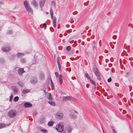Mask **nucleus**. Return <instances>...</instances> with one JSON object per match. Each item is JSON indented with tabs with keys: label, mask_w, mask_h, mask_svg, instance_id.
<instances>
[{
	"label": "nucleus",
	"mask_w": 133,
	"mask_h": 133,
	"mask_svg": "<svg viewBox=\"0 0 133 133\" xmlns=\"http://www.w3.org/2000/svg\"><path fill=\"white\" fill-rule=\"evenodd\" d=\"M69 97V99H71L73 101H74L75 99H74L73 97L72 96H68Z\"/></svg>",
	"instance_id": "obj_32"
},
{
	"label": "nucleus",
	"mask_w": 133,
	"mask_h": 133,
	"mask_svg": "<svg viewBox=\"0 0 133 133\" xmlns=\"http://www.w3.org/2000/svg\"><path fill=\"white\" fill-rule=\"evenodd\" d=\"M72 129L70 126L67 127L66 128V131L69 133L71 132L72 130Z\"/></svg>",
	"instance_id": "obj_15"
},
{
	"label": "nucleus",
	"mask_w": 133,
	"mask_h": 133,
	"mask_svg": "<svg viewBox=\"0 0 133 133\" xmlns=\"http://www.w3.org/2000/svg\"><path fill=\"white\" fill-rule=\"evenodd\" d=\"M1 2H0V4L1 3Z\"/></svg>",
	"instance_id": "obj_51"
},
{
	"label": "nucleus",
	"mask_w": 133,
	"mask_h": 133,
	"mask_svg": "<svg viewBox=\"0 0 133 133\" xmlns=\"http://www.w3.org/2000/svg\"><path fill=\"white\" fill-rule=\"evenodd\" d=\"M51 84H53V82H52V81L51 79Z\"/></svg>",
	"instance_id": "obj_46"
},
{
	"label": "nucleus",
	"mask_w": 133,
	"mask_h": 133,
	"mask_svg": "<svg viewBox=\"0 0 133 133\" xmlns=\"http://www.w3.org/2000/svg\"><path fill=\"white\" fill-rule=\"evenodd\" d=\"M18 84L21 87H23V82L22 81H19L18 83Z\"/></svg>",
	"instance_id": "obj_24"
},
{
	"label": "nucleus",
	"mask_w": 133,
	"mask_h": 133,
	"mask_svg": "<svg viewBox=\"0 0 133 133\" xmlns=\"http://www.w3.org/2000/svg\"><path fill=\"white\" fill-rule=\"evenodd\" d=\"M51 88L52 90H53L54 89V87L53 84H51Z\"/></svg>",
	"instance_id": "obj_42"
},
{
	"label": "nucleus",
	"mask_w": 133,
	"mask_h": 133,
	"mask_svg": "<svg viewBox=\"0 0 133 133\" xmlns=\"http://www.w3.org/2000/svg\"><path fill=\"white\" fill-rule=\"evenodd\" d=\"M93 71L94 72L96 76L97 77L98 79H101V77L100 76V74L98 72V71L97 69L94 67L93 68Z\"/></svg>",
	"instance_id": "obj_5"
},
{
	"label": "nucleus",
	"mask_w": 133,
	"mask_h": 133,
	"mask_svg": "<svg viewBox=\"0 0 133 133\" xmlns=\"http://www.w3.org/2000/svg\"><path fill=\"white\" fill-rule=\"evenodd\" d=\"M55 55H54V57H55Z\"/></svg>",
	"instance_id": "obj_52"
},
{
	"label": "nucleus",
	"mask_w": 133,
	"mask_h": 133,
	"mask_svg": "<svg viewBox=\"0 0 133 133\" xmlns=\"http://www.w3.org/2000/svg\"><path fill=\"white\" fill-rule=\"evenodd\" d=\"M54 26V27H56V23H53Z\"/></svg>",
	"instance_id": "obj_44"
},
{
	"label": "nucleus",
	"mask_w": 133,
	"mask_h": 133,
	"mask_svg": "<svg viewBox=\"0 0 133 133\" xmlns=\"http://www.w3.org/2000/svg\"><path fill=\"white\" fill-rule=\"evenodd\" d=\"M18 96H16L14 98V100L15 102H17L18 100Z\"/></svg>",
	"instance_id": "obj_27"
},
{
	"label": "nucleus",
	"mask_w": 133,
	"mask_h": 133,
	"mask_svg": "<svg viewBox=\"0 0 133 133\" xmlns=\"http://www.w3.org/2000/svg\"><path fill=\"white\" fill-rule=\"evenodd\" d=\"M58 65L59 69V70L60 71L61 70V65L60 64H58Z\"/></svg>",
	"instance_id": "obj_39"
},
{
	"label": "nucleus",
	"mask_w": 133,
	"mask_h": 133,
	"mask_svg": "<svg viewBox=\"0 0 133 133\" xmlns=\"http://www.w3.org/2000/svg\"><path fill=\"white\" fill-rule=\"evenodd\" d=\"M54 122L53 121H50L48 123V124L49 126H52Z\"/></svg>",
	"instance_id": "obj_26"
},
{
	"label": "nucleus",
	"mask_w": 133,
	"mask_h": 133,
	"mask_svg": "<svg viewBox=\"0 0 133 133\" xmlns=\"http://www.w3.org/2000/svg\"><path fill=\"white\" fill-rule=\"evenodd\" d=\"M24 105V107L26 108L30 107L32 106L31 104L28 103H25Z\"/></svg>",
	"instance_id": "obj_12"
},
{
	"label": "nucleus",
	"mask_w": 133,
	"mask_h": 133,
	"mask_svg": "<svg viewBox=\"0 0 133 133\" xmlns=\"http://www.w3.org/2000/svg\"><path fill=\"white\" fill-rule=\"evenodd\" d=\"M63 113L60 112H57L56 115V117L59 119H62L63 118Z\"/></svg>",
	"instance_id": "obj_6"
},
{
	"label": "nucleus",
	"mask_w": 133,
	"mask_h": 133,
	"mask_svg": "<svg viewBox=\"0 0 133 133\" xmlns=\"http://www.w3.org/2000/svg\"><path fill=\"white\" fill-rule=\"evenodd\" d=\"M12 33V30H9L8 31V34H11Z\"/></svg>",
	"instance_id": "obj_35"
},
{
	"label": "nucleus",
	"mask_w": 133,
	"mask_h": 133,
	"mask_svg": "<svg viewBox=\"0 0 133 133\" xmlns=\"http://www.w3.org/2000/svg\"><path fill=\"white\" fill-rule=\"evenodd\" d=\"M24 72L23 69L20 68L19 69L18 71V73L19 75H21Z\"/></svg>",
	"instance_id": "obj_11"
},
{
	"label": "nucleus",
	"mask_w": 133,
	"mask_h": 133,
	"mask_svg": "<svg viewBox=\"0 0 133 133\" xmlns=\"http://www.w3.org/2000/svg\"><path fill=\"white\" fill-rule=\"evenodd\" d=\"M47 98L49 100H53L52 97L50 93H49V95L47 97Z\"/></svg>",
	"instance_id": "obj_20"
},
{
	"label": "nucleus",
	"mask_w": 133,
	"mask_h": 133,
	"mask_svg": "<svg viewBox=\"0 0 133 133\" xmlns=\"http://www.w3.org/2000/svg\"><path fill=\"white\" fill-rule=\"evenodd\" d=\"M45 3L44 0H40L39 1V5L41 8H42Z\"/></svg>",
	"instance_id": "obj_10"
},
{
	"label": "nucleus",
	"mask_w": 133,
	"mask_h": 133,
	"mask_svg": "<svg viewBox=\"0 0 133 133\" xmlns=\"http://www.w3.org/2000/svg\"><path fill=\"white\" fill-rule=\"evenodd\" d=\"M56 18L54 17L53 19V23H56Z\"/></svg>",
	"instance_id": "obj_33"
},
{
	"label": "nucleus",
	"mask_w": 133,
	"mask_h": 133,
	"mask_svg": "<svg viewBox=\"0 0 133 133\" xmlns=\"http://www.w3.org/2000/svg\"><path fill=\"white\" fill-rule=\"evenodd\" d=\"M39 78L41 80H43L45 79L44 74L43 72H41L40 73Z\"/></svg>",
	"instance_id": "obj_7"
},
{
	"label": "nucleus",
	"mask_w": 133,
	"mask_h": 133,
	"mask_svg": "<svg viewBox=\"0 0 133 133\" xmlns=\"http://www.w3.org/2000/svg\"><path fill=\"white\" fill-rule=\"evenodd\" d=\"M2 50L4 52H8L10 50V48L9 47H3L2 48Z\"/></svg>",
	"instance_id": "obj_13"
},
{
	"label": "nucleus",
	"mask_w": 133,
	"mask_h": 133,
	"mask_svg": "<svg viewBox=\"0 0 133 133\" xmlns=\"http://www.w3.org/2000/svg\"><path fill=\"white\" fill-rule=\"evenodd\" d=\"M101 42V40H100V41H99V43H100Z\"/></svg>",
	"instance_id": "obj_48"
},
{
	"label": "nucleus",
	"mask_w": 133,
	"mask_h": 133,
	"mask_svg": "<svg viewBox=\"0 0 133 133\" xmlns=\"http://www.w3.org/2000/svg\"><path fill=\"white\" fill-rule=\"evenodd\" d=\"M43 26L44 29H46V25L45 23H44V24Z\"/></svg>",
	"instance_id": "obj_38"
},
{
	"label": "nucleus",
	"mask_w": 133,
	"mask_h": 133,
	"mask_svg": "<svg viewBox=\"0 0 133 133\" xmlns=\"http://www.w3.org/2000/svg\"><path fill=\"white\" fill-rule=\"evenodd\" d=\"M48 102L51 105L54 106H55L56 104L55 102L52 101H48Z\"/></svg>",
	"instance_id": "obj_16"
},
{
	"label": "nucleus",
	"mask_w": 133,
	"mask_h": 133,
	"mask_svg": "<svg viewBox=\"0 0 133 133\" xmlns=\"http://www.w3.org/2000/svg\"><path fill=\"white\" fill-rule=\"evenodd\" d=\"M62 99L63 101H65L69 99V97H68L64 96L63 97Z\"/></svg>",
	"instance_id": "obj_18"
},
{
	"label": "nucleus",
	"mask_w": 133,
	"mask_h": 133,
	"mask_svg": "<svg viewBox=\"0 0 133 133\" xmlns=\"http://www.w3.org/2000/svg\"><path fill=\"white\" fill-rule=\"evenodd\" d=\"M111 128L112 129L113 133H116V132L115 130L112 127H111Z\"/></svg>",
	"instance_id": "obj_34"
},
{
	"label": "nucleus",
	"mask_w": 133,
	"mask_h": 133,
	"mask_svg": "<svg viewBox=\"0 0 133 133\" xmlns=\"http://www.w3.org/2000/svg\"><path fill=\"white\" fill-rule=\"evenodd\" d=\"M10 101H11V99H12L13 98V95L12 93L11 94V95L10 96Z\"/></svg>",
	"instance_id": "obj_36"
},
{
	"label": "nucleus",
	"mask_w": 133,
	"mask_h": 133,
	"mask_svg": "<svg viewBox=\"0 0 133 133\" xmlns=\"http://www.w3.org/2000/svg\"><path fill=\"white\" fill-rule=\"evenodd\" d=\"M56 62H57L58 64H60L59 62L58 58V57H57V58Z\"/></svg>",
	"instance_id": "obj_37"
},
{
	"label": "nucleus",
	"mask_w": 133,
	"mask_h": 133,
	"mask_svg": "<svg viewBox=\"0 0 133 133\" xmlns=\"http://www.w3.org/2000/svg\"><path fill=\"white\" fill-rule=\"evenodd\" d=\"M129 74V73L128 72H127V75H128V74Z\"/></svg>",
	"instance_id": "obj_49"
},
{
	"label": "nucleus",
	"mask_w": 133,
	"mask_h": 133,
	"mask_svg": "<svg viewBox=\"0 0 133 133\" xmlns=\"http://www.w3.org/2000/svg\"><path fill=\"white\" fill-rule=\"evenodd\" d=\"M64 127L63 125L59 124L58 127L56 128V129L58 132H62L64 131Z\"/></svg>",
	"instance_id": "obj_4"
},
{
	"label": "nucleus",
	"mask_w": 133,
	"mask_h": 133,
	"mask_svg": "<svg viewBox=\"0 0 133 133\" xmlns=\"http://www.w3.org/2000/svg\"><path fill=\"white\" fill-rule=\"evenodd\" d=\"M24 54L22 53H18L16 54V56L17 57H20L24 56Z\"/></svg>",
	"instance_id": "obj_14"
},
{
	"label": "nucleus",
	"mask_w": 133,
	"mask_h": 133,
	"mask_svg": "<svg viewBox=\"0 0 133 133\" xmlns=\"http://www.w3.org/2000/svg\"><path fill=\"white\" fill-rule=\"evenodd\" d=\"M37 81V79H32L31 80V83L32 84H35Z\"/></svg>",
	"instance_id": "obj_21"
},
{
	"label": "nucleus",
	"mask_w": 133,
	"mask_h": 133,
	"mask_svg": "<svg viewBox=\"0 0 133 133\" xmlns=\"http://www.w3.org/2000/svg\"><path fill=\"white\" fill-rule=\"evenodd\" d=\"M103 133H104V131L103 130Z\"/></svg>",
	"instance_id": "obj_50"
},
{
	"label": "nucleus",
	"mask_w": 133,
	"mask_h": 133,
	"mask_svg": "<svg viewBox=\"0 0 133 133\" xmlns=\"http://www.w3.org/2000/svg\"><path fill=\"white\" fill-rule=\"evenodd\" d=\"M55 74L56 77L57 78H58L59 79L60 85H61L62 83L63 82L62 75L61 74L58 75V73L57 72H55Z\"/></svg>",
	"instance_id": "obj_3"
},
{
	"label": "nucleus",
	"mask_w": 133,
	"mask_h": 133,
	"mask_svg": "<svg viewBox=\"0 0 133 133\" xmlns=\"http://www.w3.org/2000/svg\"><path fill=\"white\" fill-rule=\"evenodd\" d=\"M50 13L52 19H53V11L51 8H50Z\"/></svg>",
	"instance_id": "obj_17"
},
{
	"label": "nucleus",
	"mask_w": 133,
	"mask_h": 133,
	"mask_svg": "<svg viewBox=\"0 0 133 133\" xmlns=\"http://www.w3.org/2000/svg\"><path fill=\"white\" fill-rule=\"evenodd\" d=\"M6 125L5 124H0V129H1L3 128L6 127Z\"/></svg>",
	"instance_id": "obj_22"
},
{
	"label": "nucleus",
	"mask_w": 133,
	"mask_h": 133,
	"mask_svg": "<svg viewBox=\"0 0 133 133\" xmlns=\"http://www.w3.org/2000/svg\"><path fill=\"white\" fill-rule=\"evenodd\" d=\"M21 61L22 63H24L25 62V60L24 58H22L21 59Z\"/></svg>",
	"instance_id": "obj_31"
},
{
	"label": "nucleus",
	"mask_w": 133,
	"mask_h": 133,
	"mask_svg": "<svg viewBox=\"0 0 133 133\" xmlns=\"http://www.w3.org/2000/svg\"><path fill=\"white\" fill-rule=\"evenodd\" d=\"M71 49V47L70 46H68L66 48V50L68 51H70Z\"/></svg>",
	"instance_id": "obj_29"
},
{
	"label": "nucleus",
	"mask_w": 133,
	"mask_h": 133,
	"mask_svg": "<svg viewBox=\"0 0 133 133\" xmlns=\"http://www.w3.org/2000/svg\"><path fill=\"white\" fill-rule=\"evenodd\" d=\"M31 4L33 5L35 7H37L38 6V4L35 0H33L31 2Z\"/></svg>",
	"instance_id": "obj_8"
},
{
	"label": "nucleus",
	"mask_w": 133,
	"mask_h": 133,
	"mask_svg": "<svg viewBox=\"0 0 133 133\" xmlns=\"http://www.w3.org/2000/svg\"><path fill=\"white\" fill-rule=\"evenodd\" d=\"M24 4L27 11L29 13H32V10L30 6L26 1H25L24 2Z\"/></svg>",
	"instance_id": "obj_1"
},
{
	"label": "nucleus",
	"mask_w": 133,
	"mask_h": 133,
	"mask_svg": "<svg viewBox=\"0 0 133 133\" xmlns=\"http://www.w3.org/2000/svg\"><path fill=\"white\" fill-rule=\"evenodd\" d=\"M17 113V112L15 110H11L9 112L8 115L9 117L12 118L16 116Z\"/></svg>",
	"instance_id": "obj_2"
},
{
	"label": "nucleus",
	"mask_w": 133,
	"mask_h": 133,
	"mask_svg": "<svg viewBox=\"0 0 133 133\" xmlns=\"http://www.w3.org/2000/svg\"><path fill=\"white\" fill-rule=\"evenodd\" d=\"M111 80L112 79L110 77L108 79V82H110L111 81Z\"/></svg>",
	"instance_id": "obj_41"
},
{
	"label": "nucleus",
	"mask_w": 133,
	"mask_h": 133,
	"mask_svg": "<svg viewBox=\"0 0 133 133\" xmlns=\"http://www.w3.org/2000/svg\"><path fill=\"white\" fill-rule=\"evenodd\" d=\"M30 90H23L22 93L23 94H25L28 92H29Z\"/></svg>",
	"instance_id": "obj_19"
},
{
	"label": "nucleus",
	"mask_w": 133,
	"mask_h": 133,
	"mask_svg": "<svg viewBox=\"0 0 133 133\" xmlns=\"http://www.w3.org/2000/svg\"><path fill=\"white\" fill-rule=\"evenodd\" d=\"M85 76L89 80L91 78L89 76V75L87 73H85Z\"/></svg>",
	"instance_id": "obj_28"
},
{
	"label": "nucleus",
	"mask_w": 133,
	"mask_h": 133,
	"mask_svg": "<svg viewBox=\"0 0 133 133\" xmlns=\"http://www.w3.org/2000/svg\"><path fill=\"white\" fill-rule=\"evenodd\" d=\"M41 131L42 132H43L44 133H47V131L45 129H42L41 130Z\"/></svg>",
	"instance_id": "obj_30"
},
{
	"label": "nucleus",
	"mask_w": 133,
	"mask_h": 133,
	"mask_svg": "<svg viewBox=\"0 0 133 133\" xmlns=\"http://www.w3.org/2000/svg\"><path fill=\"white\" fill-rule=\"evenodd\" d=\"M117 36L116 35H114L113 36V37L114 39H116L117 38Z\"/></svg>",
	"instance_id": "obj_43"
},
{
	"label": "nucleus",
	"mask_w": 133,
	"mask_h": 133,
	"mask_svg": "<svg viewBox=\"0 0 133 133\" xmlns=\"http://www.w3.org/2000/svg\"><path fill=\"white\" fill-rule=\"evenodd\" d=\"M70 117L72 118H75L76 117V116L74 115H72V114H70Z\"/></svg>",
	"instance_id": "obj_40"
},
{
	"label": "nucleus",
	"mask_w": 133,
	"mask_h": 133,
	"mask_svg": "<svg viewBox=\"0 0 133 133\" xmlns=\"http://www.w3.org/2000/svg\"><path fill=\"white\" fill-rule=\"evenodd\" d=\"M89 84H87L86 85V87L87 88H88L89 87Z\"/></svg>",
	"instance_id": "obj_45"
},
{
	"label": "nucleus",
	"mask_w": 133,
	"mask_h": 133,
	"mask_svg": "<svg viewBox=\"0 0 133 133\" xmlns=\"http://www.w3.org/2000/svg\"><path fill=\"white\" fill-rule=\"evenodd\" d=\"M12 89L14 93L16 94L18 92V89L15 86H13L12 87Z\"/></svg>",
	"instance_id": "obj_9"
},
{
	"label": "nucleus",
	"mask_w": 133,
	"mask_h": 133,
	"mask_svg": "<svg viewBox=\"0 0 133 133\" xmlns=\"http://www.w3.org/2000/svg\"><path fill=\"white\" fill-rule=\"evenodd\" d=\"M89 80H90L91 82L94 85L95 87V88L96 87V84L95 82L91 78Z\"/></svg>",
	"instance_id": "obj_23"
},
{
	"label": "nucleus",
	"mask_w": 133,
	"mask_h": 133,
	"mask_svg": "<svg viewBox=\"0 0 133 133\" xmlns=\"http://www.w3.org/2000/svg\"><path fill=\"white\" fill-rule=\"evenodd\" d=\"M74 112H75V113H77V114H78V112H77L76 111H74Z\"/></svg>",
	"instance_id": "obj_47"
},
{
	"label": "nucleus",
	"mask_w": 133,
	"mask_h": 133,
	"mask_svg": "<svg viewBox=\"0 0 133 133\" xmlns=\"http://www.w3.org/2000/svg\"><path fill=\"white\" fill-rule=\"evenodd\" d=\"M52 5L54 6V7H56V3L54 1H52L51 2Z\"/></svg>",
	"instance_id": "obj_25"
}]
</instances>
